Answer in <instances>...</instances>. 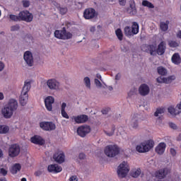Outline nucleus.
Masks as SVG:
<instances>
[{
	"mask_svg": "<svg viewBox=\"0 0 181 181\" xmlns=\"http://www.w3.org/2000/svg\"><path fill=\"white\" fill-rule=\"evenodd\" d=\"M30 81L25 82L20 96V104L22 107H25V105L28 104V100H29V95L28 93L30 90Z\"/></svg>",
	"mask_w": 181,
	"mask_h": 181,
	"instance_id": "nucleus-2",
	"label": "nucleus"
},
{
	"mask_svg": "<svg viewBox=\"0 0 181 181\" xmlns=\"http://www.w3.org/2000/svg\"><path fill=\"white\" fill-rule=\"evenodd\" d=\"M83 83L87 88H89V90L91 89V80L88 76H86L83 78Z\"/></svg>",
	"mask_w": 181,
	"mask_h": 181,
	"instance_id": "nucleus-35",
	"label": "nucleus"
},
{
	"mask_svg": "<svg viewBox=\"0 0 181 181\" xmlns=\"http://www.w3.org/2000/svg\"><path fill=\"white\" fill-rule=\"evenodd\" d=\"M30 142L35 145L43 146L46 144V140L39 135H34L30 138Z\"/></svg>",
	"mask_w": 181,
	"mask_h": 181,
	"instance_id": "nucleus-12",
	"label": "nucleus"
},
{
	"mask_svg": "<svg viewBox=\"0 0 181 181\" xmlns=\"http://www.w3.org/2000/svg\"><path fill=\"white\" fill-rule=\"evenodd\" d=\"M170 47H179V43L176 41H170L169 42Z\"/></svg>",
	"mask_w": 181,
	"mask_h": 181,
	"instance_id": "nucleus-43",
	"label": "nucleus"
},
{
	"mask_svg": "<svg viewBox=\"0 0 181 181\" xmlns=\"http://www.w3.org/2000/svg\"><path fill=\"white\" fill-rule=\"evenodd\" d=\"M164 118H163V116H160L157 118L156 119V122L158 124H162V122L163 121Z\"/></svg>",
	"mask_w": 181,
	"mask_h": 181,
	"instance_id": "nucleus-52",
	"label": "nucleus"
},
{
	"mask_svg": "<svg viewBox=\"0 0 181 181\" xmlns=\"http://www.w3.org/2000/svg\"><path fill=\"white\" fill-rule=\"evenodd\" d=\"M165 112V110L162 107H158L154 112V117H159V114H163Z\"/></svg>",
	"mask_w": 181,
	"mask_h": 181,
	"instance_id": "nucleus-40",
	"label": "nucleus"
},
{
	"mask_svg": "<svg viewBox=\"0 0 181 181\" xmlns=\"http://www.w3.org/2000/svg\"><path fill=\"white\" fill-rule=\"evenodd\" d=\"M177 37H179L180 39H181V30L178 31L177 34Z\"/></svg>",
	"mask_w": 181,
	"mask_h": 181,
	"instance_id": "nucleus-64",
	"label": "nucleus"
},
{
	"mask_svg": "<svg viewBox=\"0 0 181 181\" xmlns=\"http://www.w3.org/2000/svg\"><path fill=\"white\" fill-rule=\"evenodd\" d=\"M5 69V64L4 62H0V71H2Z\"/></svg>",
	"mask_w": 181,
	"mask_h": 181,
	"instance_id": "nucleus-60",
	"label": "nucleus"
},
{
	"mask_svg": "<svg viewBox=\"0 0 181 181\" xmlns=\"http://www.w3.org/2000/svg\"><path fill=\"white\" fill-rule=\"evenodd\" d=\"M143 6H146L147 8H150V9H153L155 8V6H153V4L151 3L149 1L144 0L142 1Z\"/></svg>",
	"mask_w": 181,
	"mask_h": 181,
	"instance_id": "nucleus-38",
	"label": "nucleus"
},
{
	"mask_svg": "<svg viewBox=\"0 0 181 181\" xmlns=\"http://www.w3.org/2000/svg\"><path fill=\"white\" fill-rule=\"evenodd\" d=\"M61 114H62V117L64 118H66V119H69V118H70V117H69V115L67 114L66 110L61 111Z\"/></svg>",
	"mask_w": 181,
	"mask_h": 181,
	"instance_id": "nucleus-48",
	"label": "nucleus"
},
{
	"mask_svg": "<svg viewBox=\"0 0 181 181\" xmlns=\"http://www.w3.org/2000/svg\"><path fill=\"white\" fill-rule=\"evenodd\" d=\"M119 4L121 6H125L127 5V0H119Z\"/></svg>",
	"mask_w": 181,
	"mask_h": 181,
	"instance_id": "nucleus-53",
	"label": "nucleus"
},
{
	"mask_svg": "<svg viewBox=\"0 0 181 181\" xmlns=\"http://www.w3.org/2000/svg\"><path fill=\"white\" fill-rule=\"evenodd\" d=\"M127 12L132 16H134V15H136V7L135 6V1H129V7L127 8Z\"/></svg>",
	"mask_w": 181,
	"mask_h": 181,
	"instance_id": "nucleus-20",
	"label": "nucleus"
},
{
	"mask_svg": "<svg viewBox=\"0 0 181 181\" xmlns=\"http://www.w3.org/2000/svg\"><path fill=\"white\" fill-rule=\"evenodd\" d=\"M19 29H21V26L16 24V25L11 26V31L16 32V30H19Z\"/></svg>",
	"mask_w": 181,
	"mask_h": 181,
	"instance_id": "nucleus-45",
	"label": "nucleus"
},
{
	"mask_svg": "<svg viewBox=\"0 0 181 181\" xmlns=\"http://www.w3.org/2000/svg\"><path fill=\"white\" fill-rule=\"evenodd\" d=\"M156 82L159 84H170L173 80H176V76H170L168 78H165L163 76H159L156 79Z\"/></svg>",
	"mask_w": 181,
	"mask_h": 181,
	"instance_id": "nucleus-13",
	"label": "nucleus"
},
{
	"mask_svg": "<svg viewBox=\"0 0 181 181\" xmlns=\"http://www.w3.org/2000/svg\"><path fill=\"white\" fill-rule=\"evenodd\" d=\"M175 110H177V111H180L181 112V103L177 105V106L175 107Z\"/></svg>",
	"mask_w": 181,
	"mask_h": 181,
	"instance_id": "nucleus-61",
	"label": "nucleus"
},
{
	"mask_svg": "<svg viewBox=\"0 0 181 181\" xmlns=\"http://www.w3.org/2000/svg\"><path fill=\"white\" fill-rule=\"evenodd\" d=\"M53 104H54V98L53 96H47L45 99V105L47 111H52L53 110Z\"/></svg>",
	"mask_w": 181,
	"mask_h": 181,
	"instance_id": "nucleus-18",
	"label": "nucleus"
},
{
	"mask_svg": "<svg viewBox=\"0 0 181 181\" xmlns=\"http://www.w3.org/2000/svg\"><path fill=\"white\" fill-rule=\"evenodd\" d=\"M170 152L173 156H176V150L175 148H170Z\"/></svg>",
	"mask_w": 181,
	"mask_h": 181,
	"instance_id": "nucleus-59",
	"label": "nucleus"
},
{
	"mask_svg": "<svg viewBox=\"0 0 181 181\" xmlns=\"http://www.w3.org/2000/svg\"><path fill=\"white\" fill-rule=\"evenodd\" d=\"M165 52H166V42H165V41H161L157 48H156V53H157L158 56H163Z\"/></svg>",
	"mask_w": 181,
	"mask_h": 181,
	"instance_id": "nucleus-17",
	"label": "nucleus"
},
{
	"mask_svg": "<svg viewBox=\"0 0 181 181\" xmlns=\"http://www.w3.org/2000/svg\"><path fill=\"white\" fill-rule=\"evenodd\" d=\"M47 86L49 90H59V87H60V83L56 81V79H49L47 81Z\"/></svg>",
	"mask_w": 181,
	"mask_h": 181,
	"instance_id": "nucleus-16",
	"label": "nucleus"
},
{
	"mask_svg": "<svg viewBox=\"0 0 181 181\" xmlns=\"http://www.w3.org/2000/svg\"><path fill=\"white\" fill-rule=\"evenodd\" d=\"M110 110H111L110 108L106 107V108L102 110L101 112L103 115H107V114H108V112H110Z\"/></svg>",
	"mask_w": 181,
	"mask_h": 181,
	"instance_id": "nucleus-47",
	"label": "nucleus"
},
{
	"mask_svg": "<svg viewBox=\"0 0 181 181\" xmlns=\"http://www.w3.org/2000/svg\"><path fill=\"white\" fill-rule=\"evenodd\" d=\"M130 127L133 128V129H139V119L138 117H133L130 122Z\"/></svg>",
	"mask_w": 181,
	"mask_h": 181,
	"instance_id": "nucleus-24",
	"label": "nucleus"
},
{
	"mask_svg": "<svg viewBox=\"0 0 181 181\" xmlns=\"http://www.w3.org/2000/svg\"><path fill=\"white\" fill-rule=\"evenodd\" d=\"M166 175H168L166 170L160 169L156 173V177L158 179H165V177H166Z\"/></svg>",
	"mask_w": 181,
	"mask_h": 181,
	"instance_id": "nucleus-26",
	"label": "nucleus"
},
{
	"mask_svg": "<svg viewBox=\"0 0 181 181\" xmlns=\"http://www.w3.org/2000/svg\"><path fill=\"white\" fill-rule=\"evenodd\" d=\"M166 149V144L165 142H161L156 147L155 151L158 155H163L165 153V150Z\"/></svg>",
	"mask_w": 181,
	"mask_h": 181,
	"instance_id": "nucleus-22",
	"label": "nucleus"
},
{
	"mask_svg": "<svg viewBox=\"0 0 181 181\" xmlns=\"http://www.w3.org/2000/svg\"><path fill=\"white\" fill-rule=\"evenodd\" d=\"M168 110L171 115H179V114H180V111L177 110L176 107L173 106L169 107Z\"/></svg>",
	"mask_w": 181,
	"mask_h": 181,
	"instance_id": "nucleus-30",
	"label": "nucleus"
},
{
	"mask_svg": "<svg viewBox=\"0 0 181 181\" xmlns=\"http://www.w3.org/2000/svg\"><path fill=\"white\" fill-rule=\"evenodd\" d=\"M131 29L133 35H138L139 33V24L136 22H133Z\"/></svg>",
	"mask_w": 181,
	"mask_h": 181,
	"instance_id": "nucleus-27",
	"label": "nucleus"
},
{
	"mask_svg": "<svg viewBox=\"0 0 181 181\" xmlns=\"http://www.w3.org/2000/svg\"><path fill=\"white\" fill-rule=\"evenodd\" d=\"M20 19L21 22L23 21L27 23H30L33 21V14L28 10L20 11Z\"/></svg>",
	"mask_w": 181,
	"mask_h": 181,
	"instance_id": "nucleus-8",
	"label": "nucleus"
},
{
	"mask_svg": "<svg viewBox=\"0 0 181 181\" xmlns=\"http://www.w3.org/2000/svg\"><path fill=\"white\" fill-rule=\"evenodd\" d=\"M128 172H129V169L127 168V165H125V161L120 163L117 168V175L119 177H126L127 175H128Z\"/></svg>",
	"mask_w": 181,
	"mask_h": 181,
	"instance_id": "nucleus-9",
	"label": "nucleus"
},
{
	"mask_svg": "<svg viewBox=\"0 0 181 181\" xmlns=\"http://www.w3.org/2000/svg\"><path fill=\"white\" fill-rule=\"evenodd\" d=\"M49 131H54L56 129V124L53 122H48V127Z\"/></svg>",
	"mask_w": 181,
	"mask_h": 181,
	"instance_id": "nucleus-41",
	"label": "nucleus"
},
{
	"mask_svg": "<svg viewBox=\"0 0 181 181\" xmlns=\"http://www.w3.org/2000/svg\"><path fill=\"white\" fill-rule=\"evenodd\" d=\"M95 84L97 87H103L101 81H100V80H98V78H95Z\"/></svg>",
	"mask_w": 181,
	"mask_h": 181,
	"instance_id": "nucleus-50",
	"label": "nucleus"
},
{
	"mask_svg": "<svg viewBox=\"0 0 181 181\" xmlns=\"http://www.w3.org/2000/svg\"><path fill=\"white\" fill-rule=\"evenodd\" d=\"M153 146H155V141L152 139H149L137 145L136 146V151L139 153H146V152H149Z\"/></svg>",
	"mask_w": 181,
	"mask_h": 181,
	"instance_id": "nucleus-3",
	"label": "nucleus"
},
{
	"mask_svg": "<svg viewBox=\"0 0 181 181\" xmlns=\"http://www.w3.org/2000/svg\"><path fill=\"white\" fill-rule=\"evenodd\" d=\"M157 73L160 76H166L168 74V69H166V68L160 66L157 68Z\"/></svg>",
	"mask_w": 181,
	"mask_h": 181,
	"instance_id": "nucleus-29",
	"label": "nucleus"
},
{
	"mask_svg": "<svg viewBox=\"0 0 181 181\" xmlns=\"http://www.w3.org/2000/svg\"><path fill=\"white\" fill-rule=\"evenodd\" d=\"M124 35L125 36H127V37H132V36H134L132 30L129 26H126L124 28Z\"/></svg>",
	"mask_w": 181,
	"mask_h": 181,
	"instance_id": "nucleus-32",
	"label": "nucleus"
},
{
	"mask_svg": "<svg viewBox=\"0 0 181 181\" xmlns=\"http://www.w3.org/2000/svg\"><path fill=\"white\" fill-rule=\"evenodd\" d=\"M21 13H18V16L10 14L9 18L13 21V22H21Z\"/></svg>",
	"mask_w": 181,
	"mask_h": 181,
	"instance_id": "nucleus-34",
	"label": "nucleus"
},
{
	"mask_svg": "<svg viewBox=\"0 0 181 181\" xmlns=\"http://www.w3.org/2000/svg\"><path fill=\"white\" fill-rule=\"evenodd\" d=\"M150 92L151 88H149V86H148L146 83H142L139 88V94L143 97L148 95Z\"/></svg>",
	"mask_w": 181,
	"mask_h": 181,
	"instance_id": "nucleus-15",
	"label": "nucleus"
},
{
	"mask_svg": "<svg viewBox=\"0 0 181 181\" xmlns=\"http://www.w3.org/2000/svg\"><path fill=\"white\" fill-rule=\"evenodd\" d=\"M76 25V23L74 21L70 22V21H66L65 22V26L66 29H69V30H71V26H74Z\"/></svg>",
	"mask_w": 181,
	"mask_h": 181,
	"instance_id": "nucleus-42",
	"label": "nucleus"
},
{
	"mask_svg": "<svg viewBox=\"0 0 181 181\" xmlns=\"http://www.w3.org/2000/svg\"><path fill=\"white\" fill-rule=\"evenodd\" d=\"M169 21H166V22H161L160 23V28L163 32H166L168 29H169Z\"/></svg>",
	"mask_w": 181,
	"mask_h": 181,
	"instance_id": "nucleus-33",
	"label": "nucleus"
},
{
	"mask_svg": "<svg viewBox=\"0 0 181 181\" xmlns=\"http://www.w3.org/2000/svg\"><path fill=\"white\" fill-rule=\"evenodd\" d=\"M59 13L61 15H66L67 13V8H66V7H60L59 8Z\"/></svg>",
	"mask_w": 181,
	"mask_h": 181,
	"instance_id": "nucleus-44",
	"label": "nucleus"
},
{
	"mask_svg": "<svg viewBox=\"0 0 181 181\" xmlns=\"http://www.w3.org/2000/svg\"><path fill=\"white\" fill-rule=\"evenodd\" d=\"M114 132H115V126L112 127V132L107 134L108 136H112L114 135Z\"/></svg>",
	"mask_w": 181,
	"mask_h": 181,
	"instance_id": "nucleus-55",
	"label": "nucleus"
},
{
	"mask_svg": "<svg viewBox=\"0 0 181 181\" xmlns=\"http://www.w3.org/2000/svg\"><path fill=\"white\" fill-rule=\"evenodd\" d=\"M141 168H138L136 170L133 171L131 173L132 177H134V179H136V177H139V175H141Z\"/></svg>",
	"mask_w": 181,
	"mask_h": 181,
	"instance_id": "nucleus-39",
	"label": "nucleus"
},
{
	"mask_svg": "<svg viewBox=\"0 0 181 181\" xmlns=\"http://www.w3.org/2000/svg\"><path fill=\"white\" fill-rule=\"evenodd\" d=\"M69 181H78L77 176L73 175L69 178Z\"/></svg>",
	"mask_w": 181,
	"mask_h": 181,
	"instance_id": "nucleus-58",
	"label": "nucleus"
},
{
	"mask_svg": "<svg viewBox=\"0 0 181 181\" xmlns=\"http://www.w3.org/2000/svg\"><path fill=\"white\" fill-rule=\"evenodd\" d=\"M47 170L49 173H59L63 170V168L58 164H52L48 165Z\"/></svg>",
	"mask_w": 181,
	"mask_h": 181,
	"instance_id": "nucleus-19",
	"label": "nucleus"
},
{
	"mask_svg": "<svg viewBox=\"0 0 181 181\" xmlns=\"http://www.w3.org/2000/svg\"><path fill=\"white\" fill-rule=\"evenodd\" d=\"M120 78H121V74H119H119H116V76H115V80H120Z\"/></svg>",
	"mask_w": 181,
	"mask_h": 181,
	"instance_id": "nucleus-63",
	"label": "nucleus"
},
{
	"mask_svg": "<svg viewBox=\"0 0 181 181\" xmlns=\"http://www.w3.org/2000/svg\"><path fill=\"white\" fill-rule=\"evenodd\" d=\"M172 63L176 65H179L181 63L180 54L179 53H175L171 57Z\"/></svg>",
	"mask_w": 181,
	"mask_h": 181,
	"instance_id": "nucleus-25",
	"label": "nucleus"
},
{
	"mask_svg": "<svg viewBox=\"0 0 181 181\" xmlns=\"http://www.w3.org/2000/svg\"><path fill=\"white\" fill-rule=\"evenodd\" d=\"M48 125H49V122H40V127L41 129H43V131H49V127H47Z\"/></svg>",
	"mask_w": 181,
	"mask_h": 181,
	"instance_id": "nucleus-36",
	"label": "nucleus"
},
{
	"mask_svg": "<svg viewBox=\"0 0 181 181\" xmlns=\"http://www.w3.org/2000/svg\"><path fill=\"white\" fill-rule=\"evenodd\" d=\"M23 59L25 63L29 66V67H32L33 66V54L30 51H26L24 53Z\"/></svg>",
	"mask_w": 181,
	"mask_h": 181,
	"instance_id": "nucleus-14",
	"label": "nucleus"
},
{
	"mask_svg": "<svg viewBox=\"0 0 181 181\" xmlns=\"http://www.w3.org/2000/svg\"><path fill=\"white\" fill-rule=\"evenodd\" d=\"M122 52H124V53H127L129 50V49L125 46H123L121 47Z\"/></svg>",
	"mask_w": 181,
	"mask_h": 181,
	"instance_id": "nucleus-57",
	"label": "nucleus"
},
{
	"mask_svg": "<svg viewBox=\"0 0 181 181\" xmlns=\"http://www.w3.org/2000/svg\"><path fill=\"white\" fill-rule=\"evenodd\" d=\"M16 110H18V100L13 98L9 99L7 104L1 110L3 117H4L6 119L12 118V115H13V112H15Z\"/></svg>",
	"mask_w": 181,
	"mask_h": 181,
	"instance_id": "nucleus-1",
	"label": "nucleus"
},
{
	"mask_svg": "<svg viewBox=\"0 0 181 181\" xmlns=\"http://www.w3.org/2000/svg\"><path fill=\"white\" fill-rule=\"evenodd\" d=\"M76 132L78 136H81V138H86V136H87V135L91 132V127L88 124L79 126L77 128Z\"/></svg>",
	"mask_w": 181,
	"mask_h": 181,
	"instance_id": "nucleus-6",
	"label": "nucleus"
},
{
	"mask_svg": "<svg viewBox=\"0 0 181 181\" xmlns=\"http://www.w3.org/2000/svg\"><path fill=\"white\" fill-rule=\"evenodd\" d=\"M53 159L54 162L62 165V163H64V161L66 160V155L63 151H58L54 153Z\"/></svg>",
	"mask_w": 181,
	"mask_h": 181,
	"instance_id": "nucleus-10",
	"label": "nucleus"
},
{
	"mask_svg": "<svg viewBox=\"0 0 181 181\" xmlns=\"http://www.w3.org/2000/svg\"><path fill=\"white\" fill-rule=\"evenodd\" d=\"M78 158L81 160H83V159H86V154L81 153H79Z\"/></svg>",
	"mask_w": 181,
	"mask_h": 181,
	"instance_id": "nucleus-56",
	"label": "nucleus"
},
{
	"mask_svg": "<svg viewBox=\"0 0 181 181\" xmlns=\"http://www.w3.org/2000/svg\"><path fill=\"white\" fill-rule=\"evenodd\" d=\"M146 53H150L151 56H155V52L156 53V45H146Z\"/></svg>",
	"mask_w": 181,
	"mask_h": 181,
	"instance_id": "nucleus-23",
	"label": "nucleus"
},
{
	"mask_svg": "<svg viewBox=\"0 0 181 181\" xmlns=\"http://www.w3.org/2000/svg\"><path fill=\"white\" fill-rule=\"evenodd\" d=\"M98 16V13L93 8H88L83 11V18L87 20L94 19Z\"/></svg>",
	"mask_w": 181,
	"mask_h": 181,
	"instance_id": "nucleus-11",
	"label": "nucleus"
},
{
	"mask_svg": "<svg viewBox=\"0 0 181 181\" xmlns=\"http://www.w3.org/2000/svg\"><path fill=\"white\" fill-rule=\"evenodd\" d=\"M21 153V146L18 144H11L8 148V156L10 158H16Z\"/></svg>",
	"mask_w": 181,
	"mask_h": 181,
	"instance_id": "nucleus-7",
	"label": "nucleus"
},
{
	"mask_svg": "<svg viewBox=\"0 0 181 181\" xmlns=\"http://www.w3.org/2000/svg\"><path fill=\"white\" fill-rule=\"evenodd\" d=\"M74 119L76 124H84L88 121V116L87 115H81L74 117Z\"/></svg>",
	"mask_w": 181,
	"mask_h": 181,
	"instance_id": "nucleus-21",
	"label": "nucleus"
},
{
	"mask_svg": "<svg viewBox=\"0 0 181 181\" xmlns=\"http://www.w3.org/2000/svg\"><path fill=\"white\" fill-rule=\"evenodd\" d=\"M115 34L117 39H119V40H122V39H124V34H122V30H121V28H117L115 30Z\"/></svg>",
	"mask_w": 181,
	"mask_h": 181,
	"instance_id": "nucleus-37",
	"label": "nucleus"
},
{
	"mask_svg": "<svg viewBox=\"0 0 181 181\" xmlns=\"http://www.w3.org/2000/svg\"><path fill=\"white\" fill-rule=\"evenodd\" d=\"M9 132V126L5 124H0V134H5Z\"/></svg>",
	"mask_w": 181,
	"mask_h": 181,
	"instance_id": "nucleus-31",
	"label": "nucleus"
},
{
	"mask_svg": "<svg viewBox=\"0 0 181 181\" xmlns=\"http://www.w3.org/2000/svg\"><path fill=\"white\" fill-rule=\"evenodd\" d=\"M104 152L108 158H115L119 153V147L117 145H109L105 148Z\"/></svg>",
	"mask_w": 181,
	"mask_h": 181,
	"instance_id": "nucleus-5",
	"label": "nucleus"
},
{
	"mask_svg": "<svg viewBox=\"0 0 181 181\" xmlns=\"http://www.w3.org/2000/svg\"><path fill=\"white\" fill-rule=\"evenodd\" d=\"M66 107H67V104L66 103H62L61 106V111H66Z\"/></svg>",
	"mask_w": 181,
	"mask_h": 181,
	"instance_id": "nucleus-54",
	"label": "nucleus"
},
{
	"mask_svg": "<svg viewBox=\"0 0 181 181\" xmlns=\"http://www.w3.org/2000/svg\"><path fill=\"white\" fill-rule=\"evenodd\" d=\"M41 175H42V171L40 170L36 171L35 173V176H41Z\"/></svg>",
	"mask_w": 181,
	"mask_h": 181,
	"instance_id": "nucleus-62",
	"label": "nucleus"
},
{
	"mask_svg": "<svg viewBox=\"0 0 181 181\" xmlns=\"http://www.w3.org/2000/svg\"><path fill=\"white\" fill-rule=\"evenodd\" d=\"M169 127H170V128H172V129H177V126L176 125V124H175L173 122H170Z\"/></svg>",
	"mask_w": 181,
	"mask_h": 181,
	"instance_id": "nucleus-51",
	"label": "nucleus"
},
{
	"mask_svg": "<svg viewBox=\"0 0 181 181\" xmlns=\"http://www.w3.org/2000/svg\"><path fill=\"white\" fill-rule=\"evenodd\" d=\"M23 8H29L30 6V2L28 0H23Z\"/></svg>",
	"mask_w": 181,
	"mask_h": 181,
	"instance_id": "nucleus-46",
	"label": "nucleus"
},
{
	"mask_svg": "<svg viewBox=\"0 0 181 181\" xmlns=\"http://www.w3.org/2000/svg\"><path fill=\"white\" fill-rule=\"evenodd\" d=\"M54 37L60 39L61 40H69L73 37V34L67 32L66 27L62 28V30H56L54 33Z\"/></svg>",
	"mask_w": 181,
	"mask_h": 181,
	"instance_id": "nucleus-4",
	"label": "nucleus"
},
{
	"mask_svg": "<svg viewBox=\"0 0 181 181\" xmlns=\"http://www.w3.org/2000/svg\"><path fill=\"white\" fill-rule=\"evenodd\" d=\"M21 169H22V165L19 163H16L11 168V173L13 175H16L18 172L21 171Z\"/></svg>",
	"mask_w": 181,
	"mask_h": 181,
	"instance_id": "nucleus-28",
	"label": "nucleus"
},
{
	"mask_svg": "<svg viewBox=\"0 0 181 181\" xmlns=\"http://www.w3.org/2000/svg\"><path fill=\"white\" fill-rule=\"evenodd\" d=\"M0 173L1 175H3V176H6L8 175V170H6L5 168H1Z\"/></svg>",
	"mask_w": 181,
	"mask_h": 181,
	"instance_id": "nucleus-49",
	"label": "nucleus"
}]
</instances>
